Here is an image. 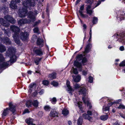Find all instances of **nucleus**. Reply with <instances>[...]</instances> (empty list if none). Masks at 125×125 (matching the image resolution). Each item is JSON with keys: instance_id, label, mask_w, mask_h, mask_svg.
<instances>
[{"instance_id": "nucleus-1", "label": "nucleus", "mask_w": 125, "mask_h": 125, "mask_svg": "<svg viewBox=\"0 0 125 125\" xmlns=\"http://www.w3.org/2000/svg\"><path fill=\"white\" fill-rule=\"evenodd\" d=\"M16 49L12 47H10L6 53V56L9 57L10 58V60L8 62H4L1 64H0V68L2 69L6 67L9 65V63L13 62L16 60V57L15 55Z\"/></svg>"}, {"instance_id": "nucleus-2", "label": "nucleus", "mask_w": 125, "mask_h": 125, "mask_svg": "<svg viewBox=\"0 0 125 125\" xmlns=\"http://www.w3.org/2000/svg\"><path fill=\"white\" fill-rule=\"evenodd\" d=\"M28 17L29 19H22L18 21V24L20 25H22L26 23H30L31 22H33L35 20V18L32 12H29Z\"/></svg>"}, {"instance_id": "nucleus-3", "label": "nucleus", "mask_w": 125, "mask_h": 125, "mask_svg": "<svg viewBox=\"0 0 125 125\" xmlns=\"http://www.w3.org/2000/svg\"><path fill=\"white\" fill-rule=\"evenodd\" d=\"M35 0H26L22 1V4L25 8L34 7L36 5Z\"/></svg>"}, {"instance_id": "nucleus-4", "label": "nucleus", "mask_w": 125, "mask_h": 125, "mask_svg": "<svg viewBox=\"0 0 125 125\" xmlns=\"http://www.w3.org/2000/svg\"><path fill=\"white\" fill-rule=\"evenodd\" d=\"M30 12H29L28 13V11L27 10V8L23 6V8L21 10L19 11V17L21 18H23L25 17L27 15H28V13Z\"/></svg>"}, {"instance_id": "nucleus-5", "label": "nucleus", "mask_w": 125, "mask_h": 125, "mask_svg": "<svg viewBox=\"0 0 125 125\" xmlns=\"http://www.w3.org/2000/svg\"><path fill=\"white\" fill-rule=\"evenodd\" d=\"M10 30L14 33L13 36H16L19 35V32L20 30L17 26L12 25L10 27Z\"/></svg>"}, {"instance_id": "nucleus-6", "label": "nucleus", "mask_w": 125, "mask_h": 125, "mask_svg": "<svg viewBox=\"0 0 125 125\" xmlns=\"http://www.w3.org/2000/svg\"><path fill=\"white\" fill-rule=\"evenodd\" d=\"M29 34L27 32H22L21 33L20 38L22 40L25 41L28 39Z\"/></svg>"}, {"instance_id": "nucleus-7", "label": "nucleus", "mask_w": 125, "mask_h": 125, "mask_svg": "<svg viewBox=\"0 0 125 125\" xmlns=\"http://www.w3.org/2000/svg\"><path fill=\"white\" fill-rule=\"evenodd\" d=\"M4 18L7 21L11 23H14L16 22V21L12 17L9 15L6 16L4 17Z\"/></svg>"}, {"instance_id": "nucleus-8", "label": "nucleus", "mask_w": 125, "mask_h": 125, "mask_svg": "<svg viewBox=\"0 0 125 125\" xmlns=\"http://www.w3.org/2000/svg\"><path fill=\"white\" fill-rule=\"evenodd\" d=\"M15 2L13 1H12L10 5V8L13 9H16L17 8V6L16 4V2L19 3L20 0H15Z\"/></svg>"}, {"instance_id": "nucleus-9", "label": "nucleus", "mask_w": 125, "mask_h": 125, "mask_svg": "<svg viewBox=\"0 0 125 125\" xmlns=\"http://www.w3.org/2000/svg\"><path fill=\"white\" fill-rule=\"evenodd\" d=\"M77 59H79V60H82V62L84 63L87 62V60L85 57H84L82 54L78 55L76 56Z\"/></svg>"}, {"instance_id": "nucleus-10", "label": "nucleus", "mask_w": 125, "mask_h": 125, "mask_svg": "<svg viewBox=\"0 0 125 125\" xmlns=\"http://www.w3.org/2000/svg\"><path fill=\"white\" fill-rule=\"evenodd\" d=\"M74 66L76 67L79 69V71H81L82 70V65L80 63L77 61H75L74 62Z\"/></svg>"}, {"instance_id": "nucleus-11", "label": "nucleus", "mask_w": 125, "mask_h": 125, "mask_svg": "<svg viewBox=\"0 0 125 125\" xmlns=\"http://www.w3.org/2000/svg\"><path fill=\"white\" fill-rule=\"evenodd\" d=\"M0 23L2 25L6 27H8L10 25L8 22L5 21L2 18L0 19Z\"/></svg>"}, {"instance_id": "nucleus-12", "label": "nucleus", "mask_w": 125, "mask_h": 125, "mask_svg": "<svg viewBox=\"0 0 125 125\" xmlns=\"http://www.w3.org/2000/svg\"><path fill=\"white\" fill-rule=\"evenodd\" d=\"M37 44L40 47H42L43 46V40L40 38H38L37 42Z\"/></svg>"}, {"instance_id": "nucleus-13", "label": "nucleus", "mask_w": 125, "mask_h": 125, "mask_svg": "<svg viewBox=\"0 0 125 125\" xmlns=\"http://www.w3.org/2000/svg\"><path fill=\"white\" fill-rule=\"evenodd\" d=\"M26 122L29 125H35V124L33 123L34 120L32 118H29L26 119Z\"/></svg>"}, {"instance_id": "nucleus-14", "label": "nucleus", "mask_w": 125, "mask_h": 125, "mask_svg": "<svg viewBox=\"0 0 125 125\" xmlns=\"http://www.w3.org/2000/svg\"><path fill=\"white\" fill-rule=\"evenodd\" d=\"M70 82L69 81L67 80L66 84L68 89V91H70L69 93L71 94V92L73 91V90L71 86L70 85Z\"/></svg>"}, {"instance_id": "nucleus-15", "label": "nucleus", "mask_w": 125, "mask_h": 125, "mask_svg": "<svg viewBox=\"0 0 125 125\" xmlns=\"http://www.w3.org/2000/svg\"><path fill=\"white\" fill-rule=\"evenodd\" d=\"M0 40H1L2 42L6 43L7 44H10L11 43L10 39L8 38H5L3 40L1 38H0Z\"/></svg>"}, {"instance_id": "nucleus-16", "label": "nucleus", "mask_w": 125, "mask_h": 125, "mask_svg": "<svg viewBox=\"0 0 125 125\" xmlns=\"http://www.w3.org/2000/svg\"><path fill=\"white\" fill-rule=\"evenodd\" d=\"M86 89L84 87H81L79 91V94H83V95H85L86 94Z\"/></svg>"}, {"instance_id": "nucleus-17", "label": "nucleus", "mask_w": 125, "mask_h": 125, "mask_svg": "<svg viewBox=\"0 0 125 125\" xmlns=\"http://www.w3.org/2000/svg\"><path fill=\"white\" fill-rule=\"evenodd\" d=\"M72 77L74 81L75 82H79L81 79V76L79 75H77L76 76L73 75Z\"/></svg>"}, {"instance_id": "nucleus-18", "label": "nucleus", "mask_w": 125, "mask_h": 125, "mask_svg": "<svg viewBox=\"0 0 125 125\" xmlns=\"http://www.w3.org/2000/svg\"><path fill=\"white\" fill-rule=\"evenodd\" d=\"M33 51L37 55L40 56L42 55L43 54L42 52L41 49H34Z\"/></svg>"}, {"instance_id": "nucleus-19", "label": "nucleus", "mask_w": 125, "mask_h": 125, "mask_svg": "<svg viewBox=\"0 0 125 125\" xmlns=\"http://www.w3.org/2000/svg\"><path fill=\"white\" fill-rule=\"evenodd\" d=\"M9 106L10 107V110L13 113L15 110V106L13 105L11 103H9Z\"/></svg>"}, {"instance_id": "nucleus-20", "label": "nucleus", "mask_w": 125, "mask_h": 125, "mask_svg": "<svg viewBox=\"0 0 125 125\" xmlns=\"http://www.w3.org/2000/svg\"><path fill=\"white\" fill-rule=\"evenodd\" d=\"M84 8V5H83L81 6L80 8V9L81 10H79V12L80 13L81 16L83 18L86 17L87 16V15H84V14L82 13V10H83Z\"/></svg>"}, {"instance_id": "nucleus-21", "label": "nucleus", "mask_w": 125, "mask_h": 125, "mask_svg": "<svg viewBox=\"0 0 125 125\" xmlns=\"http://www.w3.org/2000/svg\"><path fill=\"white\" fill-rule=\"evenodd\" d=\"M91 47V44L90 43L88 44L87 45L86 47L85 48L84 52L85 53H88L89 52L90 50Z\"/></svg>"}, {"instance_id": "nucleus-22", "label": "nucleus", "mask_w": 125, "mask_h": 125, "mask_svg": "<svg viewBox=\"0 0 125 125\" xmlns=\"http://www.w3.org/2000/svg\"><path fill=\"white\" fill-rule=\"evenodd\" d=\"M83 102L85 104H87L88 106H89V109H90L92 107V106L90 103H89L88 101H86L85 99V98L84 97L83 98Z\"/></svg>"}, {"instance_id": "nucleus-23", "label": "nucleus", "mask_w": 125, "mask_h": 125, "mask_svg": "<svg viewBox=\"0 0 125 125\" xmlns=\"http://www.w3.org/2000/svg\"><path fill=\"white\" fill-rule=\"evenodd\" d=\"M17 36V35L13 36V37L15 42L17 44H19L20 43V42L19 39V35Z\"/></svg>"}, {"instance_id": "nucleus-24", "label": "nucleus", "mask_w": 125, "mask_h": 125, "mask_svg": "<svg viewBox=\"0 0 125 125\" xmlns=\"http://www.w3.org/2000/svg\"><path fill=\"white\" fill-rule=\"evenodd\" d=\"M119 36L120 37V39L125 44V34L124 33L120 34Z\"/></svg>"}, {"instance_id": "nucleus-25", "label": "nucleus", "mask_w": 125, "mask_h": 125, "mask_svg": "<svg viewBox=\"0 0 125 125\" xmlns=\"http://www.w3.org/2000/svg\"><path fill=\"white\" fill-rule=\"evenodd\" d=\"M62 113L64 116H66L69 114V111L66 108H64L62 111Z\"/></svg>"}, {"instance_id": "nucleus-26", "label": "nucleus", "mask_w": 125, "mask_h": 125, "mask_svg": "<svg viewBox=\"0 0 125 125\" xmlns=\"http://www.w3.org/2000/svg\"><path fill=\"white\" fill-rule=\"evenodd\" d=\"M58 113L55 111H51L50 114V116L55 117V116H57Z\"/></svg>"}, {"instance_id": "nucleus-27", "label": "nucleus", "mask_w": 125, "mask_h": 125, "mask_svg": "<svg viewBox=\"0 0 125 125\" xmlns=\"http://www.w3.org/2000/svg\"><path fill=\"white\" fill-rule=\"evenodd\" d=\"M8 110V108H6L4 110L2 114V117L3 116H6L8 115L9 113Z\"/></svg>"}, {"instance_id": "nucleus-28", "label": "nucleus", "mask_w": 125, "mask_h": 125, "mask_svg": "<svg viewBox=\"0 0 125 125\" xmlns=\"http://www.w3.org/2000/svg\"><path fill=\"white\" fill-rule=\"evenodd\" d=\"M56 73H53L50 74L49 76L51 79H52L56 78Z\"/></svg>"}, {"instance_id": "nucleus-29", "label": "nucleus", "mask_w": 125, "mask_h": 125, "mask_svg": "<svg viewBox=\"0 0 125 125\" xmlns=\"http://www.w3.org/2000/svg\"><path fill=\"white\" fill-rule=\"evenodd\" d=\"M42 58L37 57L35 58L34 60V62L37 65L38 64L39 62L42 59Z\"/></svg>"}, {"instance_id": "nucleus-30", "label": "nucleus", "mask_w": 125, "mask_h": 125, "mask_svg": "<svg viewBox=\"0 0 125 125\" xmlns=\"http://www.w3.org/2000/svg\"><path fill=\"white\" fill-rule=\"evenodd\" d=\"M83 122V118L82 117L80 116L77 122L78 125H81Z\"/></svg>"}, {"instance_id": "nucleus-31", "label": "nucleus", "mask_w": 125, "mask_h": 125, "mask_svg": "<svg viewBox=\"0 0 125 125\" xmlns=\"http://www.w3.org/2000/svg\"><path fill=\"white\" fill-rule=\"evenodd\" d=\"M6 49L5 47L3 45H0V52H3L6 51Z\"/></svg>"}, {"instance_id": "nucleus-32", "label": "nucleus", "mask_w": 125, "mask_h": 125, "mask_svg": "<svg viewBox=\"0 0 125 125\" xmlns=\"http://www.w3.org/2000/svg\"><path fill=\"white\" fill-rule=\"evenodd\" d=\"M32 104V102L31 100H29L27 101L26 104V106L28 107L31 106Z\"/></svg>"}, {"instance_id": "nucleus-33", "label": "nucleus", "mask_w": 125, "mask_h": 125, "mask_svg": "<svg viewBox=\"0 0 125 125\" xmlns=\"http://www.w3.org/2000/svg\"><path fill=\"white\" fill-rule=\"evenodd\" d=\"M108 118V115H103L101 116L100 117V119L103 120L105 121Z\"/></svg>"}, {"instance_id": "nucleus-34", "label": "nucleus", "mask_w": 125, "mask_h": 125, "mask_svg": "<svg viewBox=\"0 0 125 125\" xmlns=\"http://www.w3.org/2000/svg\"><path fill=\"white\" fill-rule=\"evenodd\" d=\"M38 104L39 103L37 100H34L33 102H32V104L34 107H38Z\"/></svg>"}, {"instance_id": "nucleus-35", "label": "nucleus", "mask_w": 125, "mask_h": 125, "mask_svg": "<svg viewBox=\"0 0 125 125\" xmlns=\"http://www.w3.org/2000/svg\"><path fill=\"white\" fill-rule=\"evenodd\" d=\"M8 10V8L6 7H4L2 8L1 9V11L4 13H6L7 12H8L7 10Z\"/></svg>"}, {"instance_id": "nucleus-36", "label": "nucleus", "mask_w": 125, "mask_h": 125, "mask_svg": "<svg viewBox=\"0 0 125 125\" xmlns=\"http://www.w3.org/2000/svg\"><path fill=\"white\" fill-rule=\"evenodd\" d=\"M109 107L108 106H104L103 107V110L104 111H108L109 110Z\"/></svg>"}, {"instance_id": "nucleus-37", "label": "nucleus", "mask_w": 125, "mask_h": 125, "mask_svg": "<svg viewBox=\"0 0 125 125\" xmlns=\"http://www.w3.org/2000/svg\"><path fill=\"white\" fill-rule=\"evenodd\" d=\"M90 116L87 114L84 113L83 114V117L85 119H87Z\"/></svg>"}, {"instance_id": "nucleus-38", "label": "nucleus", "mask_w": 125, "mask_h": 125, "mask_svg": "<svg viewBox=\"0 0 125 125\" xmlns=\"http://www.w3.org/2000/svg\"><path fill=\"white\" fill-rule=\"evenodd\" d=\"M44 109L47 111H50L51 109V108L48 105H46L44 107Z\"/></svg>"}, {"instance_id": "nucleus-39", "label": "nucleus", "mask_w": 125, "mask_h": 125, "mask_svg": "<svg viewBox=\"0 0 125 125\" xmlns=\"http://www.w3.org/2000/svg\"><path fill=\"white\" fill-rule=\"evenodd\" d=\"M98 19L95 17H94L93 19V22L94 24H95L97 21Z\"/></svg>"}, {"instance_id": "nucleus-40", "label": "nucleus", "mask_w": 125, "mask_h": 125, "mask_svg": "<svg viewBox=\"0 0 125 125\" xmlns=\"http://www.w3.org/2000/svg\"><path fill=\"white\" fill-rule=\"evenodd\" d=\"M72 71H73V73L75 74H77L78 73V72L76 68H73L72 69Z\"/></svg>"}, {"instance_id": "nucleus-41", "label": "nucleus", "mask_w": 125, "mask_h": 125, "mask_svg": "<svg viewBox=\"0 0 125 125\" xmlns=\"http://www.w3.org/2000/svg\"><path fill=\"white\" fill-rule=\"evenodd\" d=\"M51 101L53 104H55L57 101V100L56 98L53 97L51 100Z\"/></svg>"}, {"instance_id": "nucleus-42", "label": "nucleus", "mask_w": 125, "mask_h": 125, "mask_svg": "<svg viewBox=\"0 0 125 125\" xmlns=\"http://www.w3.org/2000/svg\"><path fill=\"white\" fill-rule=\"evenodd\" d=\"M51 84L54 86H56L58 85V83L54 81H53L51 82Z\"/></svg>"}, {"instance_id": "nucleus-43", "label": "nucleus", "mask_w": 125, "mask_h": 125, "mask_svg": "<svg viewBox=\"0 0 125 125\" xmlns=\"http://www.w3.org/2000/svg\"><path fill=\"white\" fill-rule=\"evenodd\" d=\"M120 66H125V60L123 61L119 64Z\"/></svg>"}, {"instance_id": "nucleus-44", "label": "nucleus", "mask_w": 125, "mask_h": 125, "mask_svg": "<svg viewBox=\"0 0 125 125\" xmlns=\"http://www.w3.org/2000/svg\"><path fill=\"white\" fill-rule=\"evenodd\" d=\"M118 102H111L109 103L108 104V106H109V107L110 106L116 103L117 104L118 103Z\"/></svg>"}, {"instance_id": "nucleus-45", "label": "nucleus", "mask_w": 125, "mask_h": 125, "mask_svg": "<svg viewBox=\"0 0 125 125\" xmlns=\"http://www.w3.org/2000/svg\"><path fill=\"white\" fill-rule=\"evenodd\" d=\"M42 83L44 85H48L49 83L48 81L46 80L43 81Z\"/></svg>"}, {"instance_id": "nucleus-46", "label": "nucleus", "mask_w": 125, "mask_h": 125, "mask_svg": "<svg viewBox=\"0 0 125 125\" xmlns=\"http://www.w3.org/2000/svg\"><path fill=\"white\" fill-rule=\"evenodd\" d=\"M118 108L119 109H125V106L124 105L120 104L118 107Z\"/></svg>"}, {"instance_id": "nucleus-47", "label": "nucleus", "mask_w": 125, "mask_h": 125, "mask_svg": "<svg viewBox=\"0 0 125 125\" xmlns=\"http://www.w3.org/2000/svg\"><path fill=\"white\" fill-rule=\"evenodd\" d=\"M33 31L35 33H38L39 31V29L38 27L34 28L33 30Z\"/></svg>"}, {"instance_id": "nucleus-48", "label": "nucleus", "mask_w": 125, "mask_h": 125, "mask_svg": "<svg viewBox=\"0 0 125 125\" xmlns=\"http://www.w3.org/2000/svg\"><path fill=\"white\" fill-rule=\"evenodd\" d=\"M74 87L75 89H78L81 87L78 84L76 83L75 85H74Z\"/></svg>"}, {"instance_id": "nucleus-49", "label": "nucleus", "mask_w": 125, "mask_h": 125, "mask_svg": "<svg viewBox=\"0 0 125 125\" xmlns=\"http://www.w3.org/2000/svg\"><path fill=\"white\" fill-rule=\"evenodd\" d=\"M4 60V58L2 55L0 53V62L3 61Z\"/></svg>"}, {"instance_id": "nucleus-50", "label": "nucleus", "mask_w": 125, "mask_h": 125, "mask_svg": "<svg viewBox=\"0 0 125 125\" xmlns=\"http://www.w3.org/2000/svg\"><path fill=\"white\" fill-rule=\"evenodd\" d=\"M85 2L87 4L90 3H91V4L93 2V0L91 2V0H85Z\"/></svg>"}, {"instance_id": "nucleus-51", "label": "nucleus", "mask_w": 125, "mask_h": 125, "mask_svg": "<svg viewBox=\"0 0 125 125\" xmlns=\"http://www.w3.org/2000/svg\"><path fill=\"white\" fill-rule=\"evenodd\" d=\"M89 82L91 83H92L93 81V78L92 77L90 76L89 77Z\"/></svg>"}, {"instance_id": "nucleus-52", "label": "nucleus", "mask_w": 125, "mask_h": 125, "mask_svg": "<svg viewBox=\"0 0 125 125\" xmlns=\"http://www.w3.org/2000/svg\"><path fill=\"white\" fill-rule=\"evenodd\" d=\"M87 114L89 116H92V112L91 111L88 110L87 112Z\"/></svg>"}, {"instance_id": "nucleus-53", "label": "nucleus", "mask_w": 125, "mask_h": 125, "mask_svg": "<svg viewBox=\"0 0 125 125\" xmlns=\"http://www.w3.org/2000/svg\"><path fill=\"white\" fill-rule=\"evenodd\" d=\"M87 13L90 15H91L92 13V11L91 10H86Z\"/></svg>"}, {"instance_id": "nucleus-54", "label": "nucleus", "mask_w": 125, "mask_h": 125, "mask_svg": "<svg viewBox=\"0 0 125 125\" xmlns=\"http://www.w3.org/2000/svg\"><path fill=\"white\" fill-rule=\"evenodd\" d=\"M40 23V21H37L35 22L34 25V26H36L39 24Z\"/></svg>"}, {"instance_id": "nucleus-55", "label": "nucleus", "mask_w": 125, "mask_h": 125, "mask_svg": "<svg viewBox=\"0 0 125 125\" xmlns=\"http://www.w3.org/2000/svg\"><path fill=\"white\" fill-rule=\"evenodd\" d=\"M29 112L28 110V109H26L24 112H23L22 114H23L26 113H29Z\"/></svg>"}, {"instance_id": "nucleus-56", "label": "nucleus", "mask_w": 125, "mask_h": 125, "mask_svg": "<svg viewBox=\"0 0 125 125\" xmlns=\"http://www.w3.org/2000/svg\"><path fill=\"white\" fill-rule=\"evenodd\" d=\"M7 31H8V30H4V32L8 36H9V35H10V34Z\"/></svg>"}, {"instance_id": "nucleus-57", "label": "nucleus", "mask_w": 125, "mask_h": 125, "mask_svg": "<svg viewBox=\"0 0 125 125\" xmlns=\"http://www.w3.org/2000/svg\"><path fill=\"white\" fill-rule=\"evenodd\" d=\"M87 119L89 121L92 122L93 121L92 117L90 116Z\"/></svg>"}, {"instance_id": "nucleus-58", "label": "nucleus", "mask_w": 125, "mask_h": 125, "mask_svg": "<svg viewBox=\"0 0 125 125\" xmlns=\"http://www.w3.org/2000/svg\"><path fill=\"white\" fill-rule=\"evenodd\" d=\"M91 8V6L89 5H88L87 6V7L86 9V10H89V9H90Z\"/></svg>"}, {"instance_id": "nucleus-59", "label": "nucleus", "mask_w": 125, "mask_h": 125, "mask_svg": "<svg viewBox=\"0 0 125 125\" xmlns=\"http://www.w3.org/2000/svg\"><path fill=\"white\" fill-rule=\"evenodd\" d=\"M35 85V84L34 83L31 84L29 86L30 88L33 87Z\"/></svg>"}, {"instance_id": "nucleus-60", "label": "nucleus", "mask_w": 125, "mask_h": 125, "mask_svg": "<svg viewBox=\"0 0 125 125\" xmlns=\"http://www.w3.org/2000/svg\"><path fill=\"white\" fill-rule=\"evenodd\" d=\"M101 3V2L100 1H98L97 4L96 5L95 7H96L98 6Z\"/></svg>"}, {"instance_id": "nucleus-61", "label": "nucleus", "mask_w": 125, "mask_h": 125, "mask_svg": "<svg viewBox=\"0 0 125 125\" xmlns=\"http://www.w3.org/2000/svg\"><path fill=\"white\" fill-rule=\"evenodd\" d=\"M120 50L121 51H123L124 50V48L123 46H122L120 47Z\"/></svg>"}, {"instance_id": "nucleus-62", "label": "nucleus", "mask_w": 125, "mask_h": 125, "mask_svg": "<svg viewBox=\"0 0 125 125\" xmlns=\"http://www.w3.org/2000/svg\"><path fill=\"white\" fill-rule=\"evenodd\" d=\"M83 74L84 75H86L87 74V71H84L83 72Z\"/></svg>"}, {"instance_id": "nucleus-63", "label": "nucleus", "mask_w": 125, "mask_h": 125, "mask_svg": "<svg viewBox=\"0 0 125 125\" xmlns=\"http://www.w3.org/2000/svg\"><path fill=\"white\" fill-rule=\"evenodd\" d=\"M43 92V90H42L39 92V93L40 94H42Z\"/></svg>"}, {"instance_id": "nucleus-64", "label": "nucleus", "mask_w": 125, "mask_h": 125, "mask_svg": "<svg viewBox=\"0 0 125 125\" xmlns=\"http://www.w3.org/2000/svg\"><path fill=\"white\" fill-rule=\"evenodd\" d=\"M81 0H77L76 1L75 4L77 5L78 3H79Z\"/></svg>"}]
</instances>
